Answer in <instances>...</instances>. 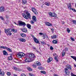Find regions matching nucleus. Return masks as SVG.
I'll list each match as a JSON object with an SVG mask.
<instances>
[{
    "instance_id": "27",
    "label": "nucleus",
    "mask_w": 76,
    "mask_h": 76,
    "mask_svg": "<svg viewBox=\"0 0 76 76\" xmlns=\"http://www.w3.org/2000/svg\"><path fill=\"white\" fill-rule=\"evenodd\" d=\"M12 57L11 56L9 57L8 58V60H12Z\"/></svg>"
},
{
    "instance_id": "31",
    "label": "nucleus",
    "mask_w": 76,
    "mask_h": 76,
    "mask_svg": "<svg viewBox=\"0 0 76 76\" xmlns=\"http://www.w3.org/2000/svg\"><path fill=\"white\" fill-rule=\"evenodd\" d=\"M0 75H2V76H4V72L2 71L0 72Z\"/></svg>"
},
{
    "instance_id": "10",
    "label": "nucleus",
    "mask_w": 76,
    "mask_h": 76,
    "mask_svg": "<svg viewBox=\"0 0 76 76\" xmlns=\"http://www.w3.org/2000/svg\"><path fill=\"white\" fill-rule=\"evenodd\" d=\"M18 39L19 41L21 42H25L26 41V40L23 38H19Z\"/></svg>"
},
{
    "instance_id": "3",
    "label": "nucleus",
    "mask_w": 76,
    "mask_h": 76,
    "mask_svg": "<svg viewBox=\"0 0 76 76\" xmlns=\"http://www.w3.org/2000/svg\"><path fill=\"white\" fill-rule=\"evenodd\" d=\"M10 30V28L5 29L4 32L7 35H12V33H11Z\"/></svg>"
},
{
    "instance_id": "12",
    "label": "nucleus",
    "mask_w": 76,
    "mask_h": 76,
    "mask_svg": "<svg viewBox=\"0 0 76 76\" xmlns=\"http://www.w3.org/2000/svg\"><path fill=\"white\" fill-rule=\"evenodd\" d=\"M4 8L3 7H0V12H4Z\"/></svg>"
},
{
    "instance_id": "51",
    "label": "nucleus",
    "mask_w": 76,
    "mask_h": 76,
    "mask_svg": "<svg viewBox=\"0 0 76 76\" xmlns=\"http://www.w3.org/2000/svg\"><path fill=\"white\" fill-rule=\"evenodd\" d=\"M6 17L7 19H8V18H9V15H6Z\"/></svg>"
},
{
    "instance_id": "41",
    "label": "nucleus",
    "mask_w": 76,
    "mask_h": 76,
    "mask_svg": "<svg viewBox=\"0 0 76 76\" xmlns=\"http://www.w3.org/2000/svg\"><path fill=\"white\" fill-rule=\"evenodd\" d=\"M71 76H76V75H75L72 72H71Z\"/></svg>"
},
{
    "instance_id": "49",
    "label": "nucleus",
    "mask_w": 76,
    "mask_h": 76,
    "mask_svg": "<svg viewBox=\"0 0 76 76\" xmlns=\"http://www.w3.org/2000/svg\"><path fill=\"white\" fill-rule=\"evenodd\" d=\"M21 76H26L25 74H22L21 75Z\"/></svg>"
},
{
    "instance_id": "55",
    "label": "nucleus",
    "mask_w": 76,
    "mask_h": 76,
    "mask_svg": "<svg viewBox=\"0 0 76 76\" xmlns=\"http://www.w3.org/2000/svg\"><path fill=\"white\" fill-rule=\"evenodd\" d=\"M31 23H33V24H34V22L33 21H31Z\"/></svg>"
},
{
    "instance_id": "45",
    "label": "nucleus",
    "mask_w": 76,
    "mask_h": 76,
    "mask_svg": "<svg viewBox=\"0 0 76 76\" xmlns=\"http://www.w3.org/2000/svg\"><path fill=\"white\" fill-rule=\"evenodd\" d=\"M72 22L74 23L75 24V25H76V20H73Z\"/></svg>"
},
{
    "instance_id": "34",
    "label": "nucleus",
    "mask_w": 76,
    "mask_h": 76,
    "mask_svg": "<svg viewBox=\"0 0 76 76\" xmlns=\"http://www.w3.org/2000/svg\"><path fill=\"white\" fill-rule=\"evenodd\" d=\"M41 73H42L43 74H44V75H45L46 74V72H45V71H42L40 72Z\"/></svg>"
},
{
    "instance_id": "22",
    "label": "nucleus",
    "mask_w": 76,
    "mask_h": 76,
    "mask_svg": "<svg viewBox=\"0 0 76 76\" xmlns=\"http://www.w3.org/2000/svg\"><path fill=\"white\" fill-rule=\"evenodd\" d=\"M26 26L28 29H31V25L29 24H26Z\"/></svg>"
},
{
    "instance_id": "35",
    "label": "nucleus",
    "mask_w": 76,
    "mask_h": 76,
    "mask_svg": "<svg viewBox=\"0 0 76 76\" xmlns=\"http://www.w3.org/2000/svg\"><path fill=\"white\" fill-rule=\"evenodd\" d=\"M7 76H10V75H11V73L10 72H7Z\"/></svg>"
},
{
    "instance_id": "7",
    "label": "nucleus",
    "mask_w": 76,
    "mask_h": 76,
    "mask_svg": "<svg viewBox=\"0 0 76 76\" xmlns=\"http://www.w3.org/2000/svg\"><path fill=\"white\" fill-rule=\"evenodd\" d=\"M49 14L50 16H51V17H56V16H57L56 14L54 13H52L51 12H50L49 13Z\"/></svg>"
},
{
    "instance_id": "33",
    "label": "nucleus",
    "mask_w": 76,
    "mask_h": 76,
    "mask_svg": "<svg viewBox=\"0 0 76 76\" xmlns=\"http://www.w3.org/2000/svg\"><path fill=\"white\" fill-rule=\"evenodd\" d=\"M29 59L28 58H27L25 59V61L27 63L28 62H29Z\"/></svg>"
},
{
    "instance_id": "62",
    "label": "nucleus",
    "mask_w": 76,
    "mask_h": 76,
    "mask_svg": "<svg viewBox=\"0 0 76 76\" xmlns=\"http://www.w3.org/2000/svg\"><path fill=\"white\" fill-rule=\"evenodd\" d=\"M74 67H76V65L75 64H74Z\"/></svg>"
},
{
    "instance_id": "21",
    "label": "nucleus",
    "mask_w": 76,
    "mask_h": 76,
    "mask_svg": "<svg viewBox=\"0 0 76 76\" xmlns=\"http://www.w3.org/2000/svg\"><path fill=\"white\" fill-rule=\"evenodd\" d=\"M71 6H72V5H71V4L70 3H69L67 5L68 8L69 9H70Z\"/></svg>"
},
{
    "instance_id": "8",
    "label": "nucleus",
    "mask_w": 76,
    "mask_h": 76,
    "mask_svg": "<svg viewBox=\"0 0 76 76\" xmlns=\"http://www.w3.org/2000/svg\"><path fill=\"white\" fill-rule=\"evenodd\" d=\"M31 10L33 12H34V14H37L38 12L37 11V10L34 7H32L31 8Z\"/></svg>"
},
{
    "instance_id": "39",
    "label": "nucleus",
    "mask_w": 76,
    "mask_h": 76,
    "mask_svg": "<svg viewBox=\"0 0 76 76\" xmlns=\"http://www.w3.org/2000/svg\"><path fill=\"white\" fill-rule=\"evenodd\" d=\"M67 31L68 33H70V30L69 29V28H67Z\"/></svg>"
},
{
    "instance_id": "20",
    "label": "nucleus",
    "mask_w": 76,
    "mask_h": 76,
    "mask_svg": "<svg viewBox=\"0 0 76 76\" xmlns=\"http://www.w3.org/2000/svg\"><path fill=\"white\" fill-rule=\"evenodd\" d=\"M21 31L24 32L26 33L27 32V29H26V28H23L21 29Z\"/></svg>"
},
{
    "instance_id": "54",
    "label": "nucleus",
    "mask_w": 76,
    "mask_h": 76,
    "mask_svg": "<svg viewBox=\"0 0 76 76\" xmlns=\"http://www.w3.org/2000/svg\"><path fill=\"white\" fill-rule=\"evenodd\" d=\"M53 76H58V75L56 74H54V75H53Z\"/></svg>"
},
{
    "instance_id": "6",
    "label": "nucleus",
    "mask_w": 76,
    "mask_h": 76,
    "mask_svg": "<svg viewBox=\"0 0 76 76\" xmlns=\"http://www.w3.org/2000/svg\"><path fill=\"white\" fill-rule=\"evenodd\" d=\"M28 56L30 58H36L35 56L33 53H29Z\"/></svg>"
},
{
    "instance_id": "36",
    "label": "nucleus",
    "mask_w": 76,
    "mask_h": 76,
    "mask_svg": "<svg viewBox=\"0 0 76 76\" xmlns=\"http://www.w3.org/2000/svg\"><path fill=\"white\" fill-rule=\"evenodd\" d=\"M70 10H73V12H76V10L75 9H73L72 8H71L70 9H69Z\"/></svg>"
},
{
    "instance_id": "56",
    "label": "nucleus",
    "mask_w": 76,
    "mask_h": 76,
    "mask_svg": "<svg viewBox=\"0 0 76 76\" xmlns=\"http://www.w3.org/2000/svg\"><path fill=\"white\" fill-rule=\"evenodd\" d=\"M39 35H44V34L42 33H39Z\"/></svg>"
},
{
    "instance_id": "9",
    "label": "nucleus",
    "mask_w": 76,
    "mask_h": 76,
    "mask_svg": "<svg viewBox=\"0 0 76 76\" xmlns=\"http://www.w3.org/2000/svg\"><path fill=\"white\" fill-rule=\"evenodd\" d=\"M45 23L46 25H47V26H52V24L49 22H46Z\"/></svg>"
},
{
    "instance_id": "59",
    "label": "nucleus",
    "mask_w": 76,
    "mask_h": 76,
    "mask_svg": "<svg viewBox=\"0 0 76 76\" xmlns=\"http://www.w3.org/2000/svg\"><path fill=\"white\" fill-rule=\"evenodd\" d=\"M20 69H19V68L18 69L17 71H20Z\"/></svg>"
},
{
    "instance_id": "2",
    "label": "nucleus",
    "mask_w": 76,
    "mask_h": 76,
    "mask_svg": "<svg viewBox=\"0 0 76 76\" xmlns=\"http://www.w3.org/2000/svg\"><path fill=\"white\" fill-rule=\"evenodd\" d=\"M14 23L15 24V25H17L18 26H26V23L25 22H22V21L18 20V23H16L15 22H14Z\"/></svg>"
},
{
    "instance_id": "50",
    "label": "nucleus",
    "mask_w": 76,
    "mask_h": 76,
    "mask_svg": "<svg viewBox=\"0 0 76 76\" xmlns=\"http://www.w3.org/2000/svg\"><path fill=\"white\" fill-rule=\"evenodd\" d=\"M56 55L57 56V55H56V53H54L53 54V56H54V57L56 56Z\"/></svg>"
},
{
    "instance_id": "29",
    "label": "nucleus",
    "mask_w": 76,
    "mask_h": 76,
    "mask_svg": "<svg viewBox=\"0 0 76 76\" xmlns=\"http://www.w3.org/2000/svg\"><path fill=\"white\" fill-rule=\"evenodd\" d=\"M58 57V56L57 55H56V56H55L54 58V59L56 60V61H58V59H57V57Z\"/></svg>"
},
{
    "instance_id": "32",
    "label": "nucleus",
    "mask_w": 76,
    "mask_h": 76,
    "mask_svg": "<svg viewBox=\"0 0 76 76\" xmlns=\"http://www.w3.org/2000/svg\"><path fill=\"white\" fill-rule=\"evenodd\" d=\"M38 69L40 70H42V69H44V68L42 66H38Z\"/></svg>"
},
{
    "instance_id": "19",
    "label": "nucleus",
    "mask_w": 76,
    "mask_h": 76,
    "mask_svg": "<svg viewBox=\"0 0 76 76\" xmlns=\"http://www.w3.org/2000/svg\"><path fill=\"white\" fill-rule=\"evenodd\" d=\"M20 35L21 36V37L23 38H25V37H26V34H24V33H21Z\"/></svg>"
},
{
    "instance_id": "14",
    "label": "nucleus",
    "mask_w": 76,
    "mask_h": 76,
    "mask_svg": "<svg viewBox=\"0 0 76 76\" xmlns=\"http://www.w3.org/2000/svg\"><path fill=\"white\" fill-rule=\"evenodd\" d=\"M67 68L68 69H69V70H72V67H71V66L69 64H67L66 66Z\"/></svg>"
},
{
    "instance_id": "5",
    "label": "nucleus",
    "mask_w": 76,
    "mask_h": 76,
    "mask_svg": "<svg viewBox=\"0 0 76 76\" xmlns=\"http://www.w3.org/2000/svg\"><path fill=\"white\" fill-rule=\"evenodd\" d=\"M0 48H3V49H6L7 50V51H9V52H12V50L7 47L4 46H0Z\"/></svg>"
},
{
    "instance_id": "25",
    "label": "nucleus",
    "mask_w": 76,
    "mask_h": 76,
    "mask_svg": "<svg viewBox=\"0 0 76 76\" xmlns=\"http://www.w3.org/2000/svg\"><path fill=\"white\" fill-rule=\"evenodd\" d=\"M36 64L37 66H41V63L38 61L36 62Z\"/></svg>"
},
{
    "instance_id": "60",
    "label": "nucleus",
    "mask_w": 76,
    "mask_h": 76,
    "mask_svg": "<svg viewBox=\"0 0 76 76\" xmlns=\"http://www.w3.org/2000/svg\"><path fill=\"white\" fill-rule=\"evenodd\" d=\"M33 49H34V50H36V48H35V47H33Z\"/></svg>"
},
{
    "instance_id": "26",
    "label": "nucleus",
    "mask_w": 76,
    "mask_h": 76,
    "mask_svg": "<svg viewBox=\"0 0 76 76\" xmlns=\"http://www.w3.org/2000/svg\"><path fill=\"white\" fill-rule=\"evenodd\" d=\"M65 72L66 73V75H68V76L70 75V72H69V71H65Z\"/></svg>"
},
{
    "instance_id": "1",
    "label": "nucleus",
    "mask_w": 76,
    "mask_h": 76,
    "mask_svg": "<svg viewBox=\"0 0 76 76\" xmlns=\"http://www.w3.org/2000/svg\"><path fill=\"white\" fill-rule=\"evenodd\" d=\"M22 15L23 18L26 19H28L31 18V14L28 11H25L24 13H22Z\"/></svg>"
},
{
    "instance_id": "46",
    "label": "nucleus",
    "mask_w": 76,
    "mask_h": 76,
    "mask_svg": "<svg viewBox=\"0 0 76 76\" xmlns=\"http://www.w3.org/2000/svg\"><path fill=\"white\" fill-rule=\"evenodd\" d=\"M13 68L14 69V70H18V68L15 67H14Z\"/></svg>"
},
{
    "instance_id": "44",
    "label": "nucleus",
    "mask_w": 76,
    "mask_h": 76,
    "mask_svg": "<svg viewBox=\"0 0 76 76\" xmlns=\"http://www.w3.org/2000/svg\"><path fill=\"white\" fill-rule=\"evenodd\" d=\"M29 76H35V75L31 74V73H30L29 74Z\"/></svg>"
},
{
    "instance_id": "61",
    "label": "nucleus",
    "mask_w": 76,
    "mask_h": 76,
    "mask_svg": "<svg viewBox=\"0 0 76 76\" xmlns=\"http://www.w3.org/2000/svg\"><path fill=\"white\" fill-rule=\"evenodd\" d=\"M14 76H17V75L16 74H14Z\"/></svg>"
},
{
    "instance_id": "24",
    "label": "nucleus",
    "mask_w": 76,
    "mask_h": 76,
    "mask_svg": "<svg viewBox=\"0 0 76 76\" xmlns=\"http://www.w3.org/2000/svg\"><path fill=\"white\" fill-rule=\"evenodd\" d=\"M53 44H57V41L56 40H54L53 41Z\"/></svg>"
},
{
    "instance_id": "64",
    "label": "nucleus",
    "mask_w": 76,
    "mask_h": 76,
    "mask_svg": "<svg viewBox=\"0 0 76 76\" xmlns=\"http://www.w3.org/2000/svg\"><path fill=\"white\" fill-rule=\"evenodd\" d=\"M1 69H0V72H1Z\"/></svg>"
},
{
    "instance_id": "18",
    "label": "nucleus",
    "mask_w": 76,
    "mask_h": 76,
    "mask_svg": "<svg viewBox=\"0 0 76 76\" xmlns=\"http://www.w3.org/2000/svg\"><path fill=\"white\" fill-rule=\"evenodd\" d=\"M34 42H35V43H37V44H38L39 42V40H38L37 38L34 39Z\"/></svg>"
},
{
    "instance_id": "30",
    "label": "nucleus",
    "mask_w": 76,
    "mask_h": 76,
    "mask_svg": "<svg viewBox=\"0 0 76 76\" xmlns=\"http://www.w3.org/2000/svg\"><path fill=\"white\" fill-rule=\"evenodd\" d=\"M12 32H17V30L15 29H13L12 30Z\"/></svg>"
},
{
    "instance_id": "23",
    "label": "nucleus",
    "mask_w": 76,
    "mask_h": 76,
    "mask_svg": "<svg viewBox=\"0 0 76 76\" xmlns=\"http://www.w3.org/2000/svg\"><path fill=\"white\" fill-rule=\"evenodd\" d=\"M71 57L73 58L74 60H75V61L76 62V56H71Z\"/></svg>"
},
{
    "instance_id": "53",
    "label": "nucleus",
    "mask_w": 76,
    "mask_h": 76,
    "mask_svg": "<svg viewBox=\"0 0 76 76\" xmlns=\"http://www.w3.org/2000/svg\"><path fill=\"white\" fill-rule=\"evenodd\" d=\"M46 5H47V6H49L50 5V4H49V3H47L46 4Z\"/></svg>"
},
{
    "instance_id": "16",
    "label": "nucleus",
    "mask_w": 76,
    "mask_h": 76,
    "mask_svg": "<svg viewBox=\"0 0 76 76\" xmlns=\"http://www.w3.org/2000/svg\"><path fill=\"white\" fill-rule=\"evenodd\" d=\"M51 38L52 39H55L57 38V36L56 35H53L52 36H51Z\"/></svg>"
},
{
    "instance_id": "11",
    "label": "nucleus",
    "mask_w": 76,
    "mask_h": 76,
    "mask_svg": "<svg viewBox=\"0 0 76 76\" xmlns=\"http://www.w3.org/2000/svg\"><path fill=\"white\" fill-rule=\"evenodd\" d=\"M32 19L34 22H37V18L35 16H33Z\"/></svg>"
},
{
    "instance_id": "58",
    "label": "nucleus",
    "mask_w": 76,
    "mask_h": 76,
    "mask_svg": "<svg viewBox=\"0 0 76 76\" xmlns=\"http://www.w3.org/2000/svg\"><path fill=\"white\" fill-rule=\"evenodd\" d=\"M65 71H68V69H67V68H65Z\"/></svg>"
},
{
    "instance_id": "52",
    "label": "nucleus",
    "mask_w": 76,
    "mask_h": 76,
    "mask_svg": "<svg viewBox=\"0 0 76 76\" xmlns=\"http://www.w3.org/2000/svg\"><path fill=\"white\" fill-rule=\"evenodd\" d=\"M65 51H68V48H65Z\"/></svg>"
},
{
    "instance_id": "48",
    "label": "nucleus",
    "mask_w": 76,
    "mask_h": 76,
    "mask_svg": "<svg viewBox=\"0 0 76 76\" xmlns=\"http://www.w3.org/2000/svg\"><path fill=\"white\" fill-rule=\"evenodd\" d=\"M50 49L51 50H54V48L52 46H51L50 47Z\"/></svg>"
},
{
    "instance_id": "4",
    "label": "nucleus",
    "mask_w": 76,
    "mask_h": 76,
    "mask_svg": "<svg viewBox=\"0 0 76 76\" xmlns=\"http://www.w3.org/2000/svg\"><path fill=\"white\" fill-rule=\"evenodd\" d=\"M25 56V54L23 53L20 52L17 54V56L18 58H21L22 57H23Z\"/></svg>"
},
{
    "instance_id": "63",
    "label": "nucleus",
    "mask_w": 76,
    "mask_h": 76,
    "mask_svg": "<svg viewBox=\"0 0 76 76\" xmlns=\"http://www.w3.org/2000/svg\"><path fill=\"white\" fill-rule=\"evenodd\" d=\"M45 37H43V39H45Z\"/></svg>"
},
{
    "instance_id": "17",
    "label": "nucleus",
    "mask_w": 76,
    "mask_h": 76,
    "mask_svg": "<svg viewBox=\"0 0 76 76\" xmlns=\"http://www.w3.org/2000/svg\"><path fill=\"white\" fill-rule=\"evenodd\" d=\"M27 3V1L26 0H23L22 3L23 4H26Z\"/></svg>"
},
{
    "instance_id": "47",
    "label": "nucleus",
    "mask_w": 76,
    "mask_h": 76,
    "mask_svg": "<svg viewBox=\"0 0 76 76\" xmlns=\"http://www.w3.org/2000/svg\"><path fill=\"white\" fill-rule=\"evenodd\" d=\"M0 19H1L2 20H4V18H3V17L1 16H0Z\"/></svg>"
},
{
    "instance_id": "15",
    "label": "nucleus",
    "mask_w": 76,
    "mask_h": 76,
    "mask_svg": "<svg viewBox=\"0 0 76 76\" xmlns=\"http://www.w3.org/2000/svg\"><path fill=\"white\" fill-rule=\"evenodd\" d=\"M3 55H4V56H7V55H8L7 53V52L5 50H3Z\"/></svg>"
},
{
    "instance_id": "42",
    "label": "nucleus",
    "mask_w": 76,
    "mask_h": 76,
    "mask_svg": "<svg viewBox=\"0 0 76 76\" xmlns=\"http://www.w3.org/2000/svg\"><path fill=\"white\" fill-rule=\"evenodd\" d=\"M72 41H75V40L74 39V38H73L72 37H70Z\"/></svg>"
},
{
    "instance_id": "57",
    "label": "nucleus",
    "mask_w": 76,
    "mask_h": 76,
    "mask_svg": "<svg viewBox=\"0 0 76 76\" xmlns=\"http://www.w3.org/2000/svg\"><path fill=\"white\" fill-rule=\"evenodd\" d=\"M33 38L34 40V39H36V38H35V37H34V36H33Z\"/></svg>"
},
{
    "instance_id": "40",
    "label": "nucleus",
    "mask_w": 76,
    "mask_h": 76,
    "mask_svg": "<svg viewBox=\"0 0 76 76\" xmlns=\"http://www.w3.org/2000/svg\"><path fill=\"white\" fill-rule=\"evenodd\" d=\"M40 42L41 44L42 45H45V43L44 41H41Z\"/></svg>"
},
{
    "instance_id": "43",
    "label": "nucleus",
    "mask_w": 76,
    "mask_h": 76,
    "mask_svg": "<svg viewBox=\"0 0 76 76\" xmlns=\"http://www.w3.org/2000/svg\"><path fill=\"white\" fill-rule=\"evenodd\" d=\"M32 66L34 68H36V67H37V66L36 65H32Z\"/></svg>"
},
{
    "instance_id": "38",
    "label": "nucleus",
    "mask_w": 76,
    "mask_h": 76,
    "mask_svg": "<svg viewBox=\"0 0 76 76\" xmlns=\"http://www.w3.org/2000/svg\"><path fill=\"white\" fill-rule=\"evenodd\" d=\"M43 36L45 38H48V36L46 34H43Z\"/></svg>"
},
{
    "instance_id": "28",
    "label": "nucleus",
    "mask_w": 76,
    "mask_h": 76,
    "mask_svg": "<svg viewBox=\"0 0 76 76\" xmlns=\"http://www.w3.org/2000/svg\"><path fill=\"white\" fill-rule=\"evenodd\" d=\"M27 68L29 71H32V69H31V68H30L29 67H27Z\"/></svg>"
},
{
    "instance_id": "13",
    "label": "nucleus",
    "mask_w": 76,
    "mask_h": 76,
    "mask_svg": "<svg viewBox=\"0 0 76 76\" xmlns=\"http://www.w3.org/2000/svg\"><path fill=\"white\" fill-rule=\"evenodd\" d=\"M53 60V58L51 57H50L48 58L47 60V62L48 63H50L51 61Z\"/></svg>"
},
{
    "instance_id": "37",
    "label": "nucleus",
    "mask_w": 76,
    "mask_h": 76,
    "mask_svg": "<svg viewBox=\"0 0 76 76\" xmlns=\"http://www.w3.org/2000/svg\"><path fill=\"white\" fill-rule=\"evenodd\" d=\"M66 54V52H63L62 53V57H64L65 55V54Z\"/></svg>"
}]
</instances>
